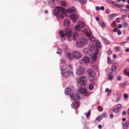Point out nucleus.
Here are the masks:
<instances>
[{
	"label": "nucleus",
	"instance_id": "f257e3e1",
	"mask_svg": "<svg viewBox=\"0 0 129 129\" xmlns=\"http://www.w3.org/2000/svg\"><path fill=\"white\" fill-rule=\"evenodd\" d=\"M57 8L54 11V14L58 18L62 19L66 15L65 13L69 12L72 14L71 15H75L76 13L75 10L73 9H69L68 10L66 9L63 8L59 7H57Z\"/></svg>",
	"mask_w": 129,
	"mask_h": 129
},
{
	"label": "nucleus",
	"instance_id": "f03ea898",
	"mask_svg": "<svg viewBox=\"0 0 129 129\" xmlns=\"http://www.w3.org/2000/svg\"><path fill=\"white\" fill-rule=\"evenodd\" d=\"M86 79V76H82L77 79V81L81 84L79 87V89L78 90L79 92L81 94H83L84 95L87 96L89 95L88 90L85 87H83L85 86Z\"/></svg>",
	"mask_w": 129,
	"mask_h": 129
},
{
	"label": "nucleus",
	"instance_id": "7ed1b4c3",
	"mask_svg": "<svg viewBox=\"0 0 129 129\" xmlns=\"http://www.w3.org/2000/svg\"><path fill=\"white\" fill-rule=\"evenodd\" d=\"M65 33L64 34L62 30H61L59 32V33L60 35L62 41H63L65 40V36L66 35L68 38V41H70L71 39H70L72 34V32L71 29L69 28H67L65 31Z\"/></svg>",
	"mask_w": 129,
	"mask_h": 129
},
{
	"label": "nucleus",
	"instance_id": "20e7f679",
	"mask_svg": "<svg viewBox=\"0 0 129 129\" xmlns=\"http://www.w3.org/2000/svg\"><path fill=\"white\" fill-rule=\"evenodd\" d=\"M72 66L71 65H67L64 66L61 69L62 71H70L72 68Z\"/></svg>",
	"mask_w": 129,
	"mask_h": 129
},
{
	"label": "nucleus",
	"instance_id": "39448f33",
	"mask_svg": "<svg viewBox=\"0 0 129 129\" xmlns=\"http://www.w3.org/2000/svg\"><path fill=\"white\" fill-rule=\"evenodd\" d=\"M62 76L64 77H68L71 75H72L73 72L70 71H62Z\"/></svg>",
	"mask_w": 129,
	"mask_h": 129
},
{
	"label": "nucleus",
	"instance_id": "423d86ee",
	"mask_svg": "<svg viewBox=\"0 0 129 129\" xmlns=\"http://www.w3.org/2000/svg\"><path fill=\"white\" fill-rule=\"evenodd\" d=\"M73 54L74 57L77 59H79L81 57V53L78 51H74L73 52Z\"/></svg>",
	"mask_w": 129,
	"mask_h": 129
},
{
	"label": "nucleus",
	"instance_id": "0eeeda50",
	"mask_svg": "<svg viewBox=\"0 0 129 129\" xmlns=\"http://www.w3.org/2000/svg\"><path fill=\"white\" fill-rule=\"evenodd\" d=\"M85 33L86 35L88 37L89 40L93 41H95L94 37L91 33H88L86 30H85Z\"/></svg>",
	"mask_w": 129,
	"mask_h": 129
},
{
	"label": "nucleus",
	"instance_id": "6e6552de",
	"mask_svg": "<svg viewBox=\"0 0 129 129\" xmlns=\"http://www.w3.org/2000/svg\"><path fill=\"white\" fill-rule=\"evenodd\" d=\"M84 69L81 67L78 68L76 71V73L78 75L82 74L83 73Z\"/></svg>",
	"mask_w": 129,
	"mask_h": 129
},
{
	"label": "nucleus",
	"instance_id": "1a4fd4ad",
	"mask_svg": "<svg viewBox=\"0 0 129 129\" xmlns=\"http://www.w3.org/2000/svg\"><path fill=\"white\" fill-rule=\"evenodd\" d=\"M80 63L82 64L87 63L89 61V58L87 56L84 57L82 59L80 60Z\"/></svg>",
	"mask_w": 129,
	"mask_h": 129
},
{
	"label": "nucleus",
	"instance_id": "9d476101",
	"mask_svg": "<svg viewBox=\"0 0 129 129\" xmlns=\"http://www.w3.org/2000/svg\"><path fill=\"white\" fill-rule=\"evenodd\" d=\"M93 51V54L92 56V59L93 61H95L96 60L97 57V55L98 54L99 52L98 50L97 49L94 50Z\"/></svg>",
	"mask_w": 129,
	"mask_h": 129
},
{
	"label": "nucleus",
	"instance_id": "9b49d317",
	"mask_svg": "<svg viewBox=\"0 0 129 129\" xmlns=\"http://www.w3.org/2000/svg\"><path fill=\"white\" fill-rule=\"evenodd\" d=\"M70 96L71 98L73 99L75 101L78 100L80 98L79 94L73 93Z\"/></svg>",
	"mask_w": 129,
	"mask_h": 129
},
{
	"label": "nucleus",
	"instance_id": "f8f14e48",
	"mask_svg": "<svg viewBox=\"0 0 129 129\" xmlns=\"http://www.w3.org/2000/svg\"><path fill=\"white\" fill-rule=\"evenodd\" d=\"M78 37V35L77 33L76 32H74L72 34L70 39H71V40H76L77 39Z\"/></svg>",
	"mask_w": 129,
	"mask_h": 129
},
{
	"label": "nucleus",
	"instance_id": "ddd939ff",
	"mask_svg": "<svg viewBox=\"0 0 129 129\" xmlns=\"http://www.w3.org/2000/svg\"><path fill=\"white\" fill-rule=\"evenodd\" d=\"M70 17L71 19L74 22H75L76 20L78 18V16L75 14L70 15Z\"/></svg>",
	"mask_w": 129,
	"mask_h": 129
},
{
	"label": "nucleus",
	"instance_id": "4468645a",
	"mask_svg": "<svg viewBox=\"0 0 129 129\" xmlns=\"http://www.w3.org/2000/svg\"><path fill=\"white\" fill-rule=\"evenodd\" d=\"M76 45L78 47H80L83 46L82 42H81L80 38L77 42Z\"/></svg>",
	"mask_w": 129,
	"mask_h": 129
},
{
	"label": "nucleus",
	"instance_id": "2eb2a0df",
	"mask_svg": "<svg viewBox=\"0 0 129 129\" xmlns=\"http://www.w3.org/2000/svg\"><path fill=\"white\" fill-rule=\"evenodd\" d=\"M72 91V90L70 87H68L65 90V93L66 95H69Z\"/></svg>",
	"mask_w": 129,
	"mask_h": 129
},
{
	"label": "nucleus",
	"instance_id": "dca6fc26",
	"mask_svg": "<svg viewBox=\"0 0 129 129\" xmlns=\"http://www.w3.org/2000/svg\"><path fill=\"white\" fill-rule=\"evenodd\" d=\"M89 49L90 51H92V53L93 54V51L94 50H98V51L99 50V49H98L96 47H95L94 45L90 46L89 47Z\"/></svg>",
	"mask_w": 129,
	"mask_h": 129
},
{
	"label": "nucleus",
	"instance_id": "f3484780",
	"mask_svg": "<svg viewBox=\"0 0 129 129\" xmlns=\"http://www.w3.org/2000/svg\"><path fill=\"white\" fill-rule=\"evenodd\" d=\"M79 105L78 102H75L71 104V106L74 108H76L78 107Z\"/></svg>",
	"mask_w": 129,
	"mask_h": 129
},
{
	"label": "nucleus",
	"instance_id": "a211bd4d",
	"mask_svg": "<svg viewBox=\"0 0 129 129\" xmlns=\"http://www.w3.org/2000/svg\"><path fill=\"white\" fill-rule=\"evenodd\" d=\"M119 66V64L118 63H115L113 64L112 66V70L113 71L115 69H116Z\"/></svg>",
	"mask_w": 129,
	"mask_h": 129
},
{
	"label": "nucleus",
	"instance_id": "6ab92c4d",
	"mask_svg": "<svg viewBox=\"0 0 129 129\" xmlns=\"http://www.w3.org/2000/svg\"><path fill=\"white\" fill-rule=\"evenodd\" d=\"M87 71L89 76L91 75H94L93 71L91 69L88 68L87 69Z\"/></svg>",
	"mask_w": 129,
	"mask_h": 129
},
{
	"label": "nucleus",
	"instance_id": "aec40b11",
	"mask_svg": "<svg viewBox=\"0 0 129 129\" xmlns=\"http://www.w3.org/2000/svg\"><path fill=\"white\" fill-rule=\"evenodd\" d=\"M80 39L82 42V43L83 45L86 44L88 42V40L87 39H84L83 38H81Z\"/></svg>",
	"mask_w": 129,
	"mask_h": 129
},
{
	"label": "nucleus",
	"instance_id": "412c9836",
	"mask_svg": "<svg viewBox=\"0 0 129 129\" xmlns=\"http://www.w3.org/2000/svg\"><path fill=\"white\" fill-rule=\"evenodd\" d=\"M128 85V83L127 82L125 81L123 83H121L119 84V87H123Z\"/></svg>",
	"mask_w": 129,
	"mask_h": 129
},
{
	"label": "nucleus",
	"instance_id": "4be33fe9",
	"mask_svg": "<svg viewBox=\"0 0 129 129\" xmlns=\"http://www.w3.org/2000/svg\"><path fill=\"white\" fill-rule=\"evenodd\" d=\"M118 14L117 13L114 14H112L111 15H109V19L111 20H113L114 18V17H115L116 16H117L118 15Z\"/></svg>",
	"mask_w": 129,
	"mask_h": 129
},
{
	"label": "nucleus",
	"instance_id": "5701e85b",
	"mask_svg": "<svg viewBox=\"0 0 129 129\" xmlns=\"http://www.w3.org/2000/svg\"><path fill=\"white\" fill-rule=\"evenodd\" d=\"M103 118V117L102 116H100L98 117L95 120V123L96 124H98V123Z\"/></svg>",
	"mask_w": 129,
	"mask_h": 129
},
{
	"label": "nucleus",
	"instance_id": "b1692460",
	"mask_svg": "<svg viewBox=\"0 0 129 129\" xmlns=\"http://www.w3.org/2000/svg\"><path fill=\"white\" fill-rule=\"evenodd\" d=\"M96 47L98 49L102 47V45L100 42L98 41H96L95 43Z\"/></svg>",
	"mask_w": 129,
	"mask_h": 129
},
{
	"label": "nucleus",
	"instance_id": "393cba45",
	"mask_svg": "<svg viewBox=\"0 0 129 129\" xmlns=\"http://www.w3.org/2000/svg\"><path fill=\"white\" fill-rule=\"evenodd\" d=\"M67 55L68 58L71 60H72L73 59L74 56H73V55H72L70 53H67Z\"/></svg>",
	"mask_w": 129,
	"mask_h": 129
},
{
	"label": "nucleus",
	"instance_id": "a878e982",
	"mask_svg": "<svg viewBox=\"0 0 129 129\" xmlns=\"http://www.w3.org/2000/svg\"><path fill=\"white\" fill-rule=\"evenodd\" d=\"M113 111L115 113H117L119 111V109L117 108H116L115 109L111 108L110 110V112L111 113V111Z\"/></svg>",
	"mask_w": 129,
	"mask_h": 129
},
{
	"label": "nucleus",
	"instance_id": "bb28decb",
	"mask_svg": "<svg viewBox=\"0 0 129 129\" xmlns=\"http://www.w3.org/2000/svg\"><path fill=\"white\" fill-rule=\"evenodd\" d=\"M94 75H91L89 76V81L91 82H93L94 81Z\"/></svg>",
	"mask_w": 129,
	"mask_h": 129
},
{
	"label": "nucleus",
	"instance_id": "cd10ccee",
	"mask_svg": "<svg viewBox=\"0 0 129 129\" xmlns=\"http://www.w3.org/2000/svg\"><path fill=\"white\" fill-rule=\"evenodd\" d=\"M113 76L110 74L109 75L107 79L108 80H112L113 79Z\"/></svg>",
	"mask_w": 129,
	"mask_h": 129
},
{
	"label": "nucleus",
	"instance_id": "c85d7f7f",
	"mask_svg": "<svg viewBox=\"0 0 129 129\" xmlns=\"http://www.w3.org/2000/svg\"><path fill=\"white\" fill-rule=\"evenodd\" d=\"M106 91L108 92V93L107 94L108 96H109L111 94V92L112 91L111 89H109L108 88H107L105 89Z\"/></svg>",
	"mask_w": 129,
	"mask_h": 129
},
{
	"label": "nucleus",
	"instance_id": "c756f323",
	"mask_svg": "<svg viewBox=\"0 0 129 129\" xmlns=\"http://www.w3.org/2000/svg\"><path fill=\"white\" fill-rule=\"evenodd\" d=\"M70 21L69 20L65 19L64 21V24L66 25L67 26H68L69 24Z\"/></svg>",
	"mask_w": 129,
	"mask_h": 129
},
{
	"label": "nucleus",
	"instance_id": "7c9ffc66",
	"mask_svg": "<svg viewBox=\"0 0 129 129\" xmlns=\"http://www.w3.org/2000/svg\"><path fill=\"white\" fill-rule=\"evenodd\" d=\"M79 24L81 28H83L85 27V25L83 22L82 21H80L79 22Z\"/></svg>",
	"mask_w": 129,
	"mask_h": 129
},
{
	"label": "nucleus",
	"instance_id": "2f4dec72",
	"mask_svg": "<svg viewBox=\"0 0 129 129\" xmlns=\"http://www.w3.org/2000/svg\"><path fill=\"white\" fill-rule=\"evenodd\" d=\"M87 1V0H80L79 2L82 4L85 5L86 4Z\"/></svg>",
	"mask_w": 129,
	"mask_h": 129
},
{
	"label": "nucleus",
	"instance_id": "473e14b6",
	"mask_svg": "<svg viewBox=\"0 0 129 129\" xmlns=\"http://www.w3.org/2000/svg\"><path fill=\"white\" fill-rule=\"evenodd\" d=\"M108 62V64H111L113 62L111 60V58L109 57H108L107 58Z\"/></svg>",
	"mask_w": 129,
	"mask_h": 129
},
{
	"label": "nucleus",
	"instance_id": "72a5a7b5",
	"mask_svg": "<svg viewBox=\"0 0 129 129\" xmlns=\"http://www.w3.org/2000/svg\"><path fill=\"white\" fill-rule=\"evenodd\" d=\"M119 97L116 99V100L115 102H118L120 100V97L122 95L121 94H119Z\"/></svg>",
	"mask_w": 129,
	"mask_h": 129
},
{
	"label": "nucleus",
	"instance_id": "f704fd0d",
	"mask_svg": "<svg viewBox=\"0 0 129 129\" xmlns=\"http://www.w3.org/2000/svg\"><path fill=\"white\" fill-rule=\"evenodd\" d=\"M57 50H58V51H57L56 52L57 53V54H60V53H61L62 52V51L59 48H57Z\"/></svg>",
	"mask_w": 129,
	"mask_h": 129
},
{
	"label": "nucleus",
	"instance_id": "c9c22d12",
	"mask_svg": "<svg viewBox=\"0 0 129 129\" xmlns=\"http://www.w3.org/2000/svg\"><path fill=\"white\" fill-rule=\"evenodd\" d=\"M90 111L89 110L87 112L85 113V114L86 116L87 117H88L90 115Z\"/></svg>",
	"mask_w": 129,
	"mask_h": 129
},
{
	"label": "nucleus",
	"instance_id": "e433bc0d",
	"mask_svg": "<svg viewBox=\"0 0 129 129\" xmlns=\"http://www.w3.org/2000/svg\"><path fill=\"white\" fill-rule=\"evenodd\" d=\"M123 126L124 129H127L129 127L125 123V124H123Z\"/></svg>",
	"mask_w": 129,
	"mask_h": 129
},
{
	"label": "nucleus",
	"instance_id": "4c0bfd02",
	"mask_svg": "<svg viewBox=\"0 0 129 129\" xmlns=\"http://www.w3.org/2000/svg\"><path fill=\"white\" fill-rule=\"evenodd\" d=\"M81 28V27L79 25H77L75 26V28L77 30H79Z\"/></svg>",
	"mask_w": 129,
	"mask_h": 129
},
{
	"label": "nucleus",
	"instance_id": "58836bf2",
	"mask_svg": "<svg viewBox=\"0 0 129 129\" xmlns=\"http://www.w3.org/2000/svg\"><path fill=\"white\" fill-rule=\"evenodd\" d=\"M124 72L125 75L129 76V72L127 71L126 70H124Z\"/></svg>",
	"mask_w": 129,
	"mask_h": 129
},
{
	"label": "nucleus",
	"instance_id": "ea45409f",
	"mask_svg": "<svg viewBox=\"0 0 129 129\" xmlns=\"http://www.w3.org/2000/svg\"><path fill=\"white\" fill-rule=\"evenodd\" d=\"M100 24L101 25V27L103 28H104L105 26V24L104 23L102 22L101 21L100 22Z\"/></svg>",
	"mask_w": 129,
	"mask_h": 129
},
{
	"label": "nucleus",
	"instance_id": "a19ab883",
	"mask_svg": "<svg viewBox=\"0 0 129 129\" xmlns=\"http://www.w3.org/2000/svg\"><path fill=\"white\" fill-rule=\"evenodd\" d=\"M116 6L118 8H121L123 7L124 6L122 5L117 4V5H116Z\"/></svg>",
	"mask_w": 129,
	"mask_h": 129
},
{
	"label": "nucleus",
	"instance_id": "79ce46f5",
	"mask_svg": "<svg viewBox=\"0 0 129 129\" xmlns=\"http://www.w3.org/2000/svg\"><path fill=\"white\" fill-rule=\"evenodd\" d=\"M61 5L62 6H65L66 5L65 2L64 1H62L61 2Z\"/></svg>",
	"mask_w": 129,
	"mask_h": 129
},
{
	"label": "nucleus",
	"instance_id": "37998d69",
	"mask_svg": "<svg viewBox=\"0 0 129 129\" xmlns=\"http://www.w3.org/2000/svg\"><path fill=\"white\" fill-rule=\"evenodd\" d=\"M94 85L93 84H90L89 87V88L90 90H91L92 89V88L93 87Z\"/></svg>",
	"mask_w": 129,
	"mask_h": 129
},
{
	"label": "nucleus",
	"instance_id": "c03bdc74",
	"mask_svg": "<svg viewBox=\"0 0 129 129\" xmlns=\"http://www.w3.org/2000/svg\"><path fill=\"white\" fill-rule=\"evenodd\" d=\"M117 107L118 109L120 108L121 107V105L120 104H118L117 106Z\"/></svg>",
	"mask_w": 129,
	"mask_h": 129
},
{
	"label": "nucleus",
	"instance_id": "a18cd8bd",
	"mask_svg": "<svg viewBox=\"0 0 129 129\" xmlns=\"http://www.w3.org/2000/svg\"><path fill=\"white\" fill-rule=\"evenodd\" d=\"M93 68L95 70H97L98 69V67L97 65H95L93 66Z\"/></svg>",
	"mask_w": 129,
	"mask_h": 129
},
{
	"label": "nucleus",
	"instance_id": "49530a36",
	"mask_svg": "<svg viewBox=\"0 0 129 129\" xmlns=\"http://www.w3.org/2000/svg\"><path fill=\"white\" fill-rule=\"evenodd\" d=\"M88 49H85L83 50V52L85 54H87V52Z\"/></svg>",
	"mask_w": 129,
	"mask_h": 129
},
{
	"label": "nucleus",
	"instance_id": "de8ad7c7",
	"mask_svg": "<svg viewBox=\"0 0 129 129\" xmlns=\"http://www.w3.org/2000/svg\"><path fill=\"white\" fill-rule=\"evenodd\" d=\"M115 49L117 51H119L120 50V48L118 47V46H116L115 47Z\"/></svg>",
	"mask_w": 129,
	"mask_h": 129
},
{
	"label": "nucleus",
	"instance_id": "09e8293b",
	"mask_svg": "<svg viewBox=\"0 0 129 129\" xmlns=\"http://www.w3.org/2000/svg\"><path fill=\"white\" fill-rule=\"evenodd\" d=\"M124 97L125 99H126L128 98V96L127 94H125L124 95Z\"/></svg>",
	"mask_w": 129,
	"mask_h": 129
},
{
	"label": "nucleus",
	"instance_id": "8fccbe9b",
	"mask_svg": "<svg viewBox=\"0 0 129 129\" xmlns=\"http://www.w3.org/2000/svg\"><path fill=\"white\" fill-rule=\"evenodd\" d=\"M98 109L100 111H103V108L101 106H99L98 107Z\"/></svg>",
	"mask_w": 129,
	"mask_h": 129
},
{
	"label": "nucleus",
	"instance_id": "3c124183",
	"mask_svg": "<svg viewBox=\"0 0 129 129\" xmlns=\"http://www.w3.org/2000/svg\"><path fill=\"white\" fill-rule=\"evenodd\" d=\"M117 33L118 35H120L121 34V31L120 30H117Z\"/></svg>",
	"mask_w": 129,
	"mask_h": 129
},
{
	"label": "nucleus",
	"instance_id": "603ef678",
	"mask_svg": "<svg viewBox=\"0 0 129 129\" xmlns=\"http://www.w3.org/2000/svg\"><path fill=\"white\" fill-rule=\"evenodd\" d=\"M117 80L118 81H121V76L118 77L117 79Z\"/></svg>",
	"mask_w": 129,
	"mask_h": 129
},
{
	"label": "nucleus",
	"instance_id": "864d4df0",
	"mask_svg": "<svg viewBox=\"0 0 129 129\" xmlns=\"http://www.w3.org/2000/svg\"><path fill=\"white\" fill-rule=\"evenodd\" d=\"M95 9L97 10H100V8L98 6L96 7H95Z\"/></svg>",
	"mask_w": 129,
	"mask_h": 129
},
{
	"label": "nucleus",
	"instance_id": "5fc2aeb1",
	"mask_svg": "<svg viewBox=\"0 0 129 129\" xmlns=\"http://www.w3.org/2000/svg\"><path fill=\"white\" fill-rule=\"evenodd\" d=\"M125 123H126V124L127 126L129 127V121H126V122Z\"/></svg>",
	"mask_w": 129,
	"mask_h": 129
},
{
	"label": "nucleus",
	"instance_id": "6e6d98bb",
	"mask_svg": "<svg viewBox=\"0 0 129 129\" xmlns=\"http://www.w3.org/2000/svg\"><path fill=\"white\" fill-rule=\"evenodd\" d=\"M121 19L120 18H117L116 19V20L119 23L120 22L119 21V19Z\"/></svg>",
	"mask_w": 129,
	"mask_h": 129
},
{
	"label": "nucleus",
	"instance_id": "4d7b16f0",
	"mask_svg": "<svg viewBox=\"0 0 129 129\" xmlns=\"http://www.w3.org/2000/svg\"><path fill=\"white\" fill-rule=\"evenodd\" d=\"M105 11H106V13H107L108 14L110 12V10L109 9H107Z\"/></svg>",
	"mask_w": 129,
	"mask_h": 129
},
{
	"label": "nucleus",
	"instance_id": "13d9d810",
	"mask_svg": "<svg viewBox=\"0 0 129 129\" xmlns=\"http://www.w3.org/2000/svg\"><path fill=\"white\" fill-rule=\"evenodd\" d=\"M126 43V41L124 42L121 43L120 44L121 45H124Z\"/></svg>",
	"mask_w": 129,
	"mask_h": 129
},
{
	"label": "nucleus",
	"instance_id": "bf43d9fd",
	"mask_svg": "<svg viewBox=\"0 0 129 129\" xmlns=\"http://www.w3.org/2000/svg\"><path fill=\"white\" fill-rule=\"evenodd\" d=\"M118 29L117 28H114L113 30V31L115 32H116V31H117V30Z\"/></svg>",
	"mask_w": 129,
	"mask_h": 129
},
{
	"label": "nucleus",
	"instance_id": "052dcab7",
	"mask_svg": "<svg viewBox=\"0 0 129 129\" xmlns=\"http://www.w3.org/2000/svg\"><path fill=\"white\" fill-rule=\"evenodd\" d=\"M105 9V8L103 6H102L100 8V9H101L102 10H104Z\"/></svg>",
	"mask_w": 129,
	"mask_h": 129
},
{
	"label": "nucleus",
	"instance_id": "680f3d73",
	"mask_svg": "<svg viewBox=\"0 0 129 129\" xmlns=\"http://www.w3.org/2000/svg\"><path fill=\"white\" fill-rule=\"evenodd\" d=\"M126 52H129V48H127L125 50Z\"/></svg>",
	"mask_w": 129,
	"mask_h": 129
},
{
	"label": "nucleus",
	"instance_id": "e2e57ef3",
	"mask_svg": "<svg viewBox=\"0 0 129 129\" xmlns=\"http://www.w3.org/2000/svg\"><path fill=\"white\" fill-rule=\"evenodd\" d=\"M128 24V23H124L123 24V26L124 27H125L126 26H127Z\"/></svg>",
	"mask_w": 129,
	"mask_h": 129
},
{
	"label": "nucleus",
	"instance_id": "0e129e2a",
	"mask_svg": "<svg viewBox=\"0 0 129 129\" xmlns=\"http://www.w3.org/2000/svg\"><path fill=\"white\" fill-rule=\"evenodd\" d=\"M112 4L113 5H115L116 6V5H117V4H116V2H113V1H112Z\"/></svg>",
	"mask_w": 129,
	"mask_h": 129
},
{
	"label": "nucleus",
	"instance_id": "69168bd1",
	"mask_svg": "<svg viewBox=\"0 0 129 129\" xmlns=\"http://www.w3.org/2000/svg\"><path fill=\"white\" fill-rule=\"evenodd\" d=\"M126 114V112L125 111H123L122 112V114L123 115H125Z\"/></svg>",
	"mask_w": 129,
	"mask_h": 129
},
{
	"label": "nucleus",
	"instance_id": "338daca9",
	"mask_svg": "<svg viewBox=\"0 0 129 129\" xmlns=\"http://www.w3.org/2000/svg\"><path fill=\"white\" fill-rule=\"evenodd\" d=\"M116 22L115 21H114L112 23V24L113 25H116Z\"/></svg>",
	"mask_w": 129,
	"mask_h": 129
},
{
	"label": "nucleus",
	"instance_id": "774afa93",
	"mask_svg": "<svg viewBox=\"0 0 129 129\" xmlns=\"http://www.w3.org/2000/svg\"><path fill=\"white\" fill-rule=\"evenodd\" d=\"M112 53L110 51H108L107 52V54H109V55H111V54Z\"/></svg>",
	"mask_w": 129,
	"mask_h": 129
}]
</instances>
